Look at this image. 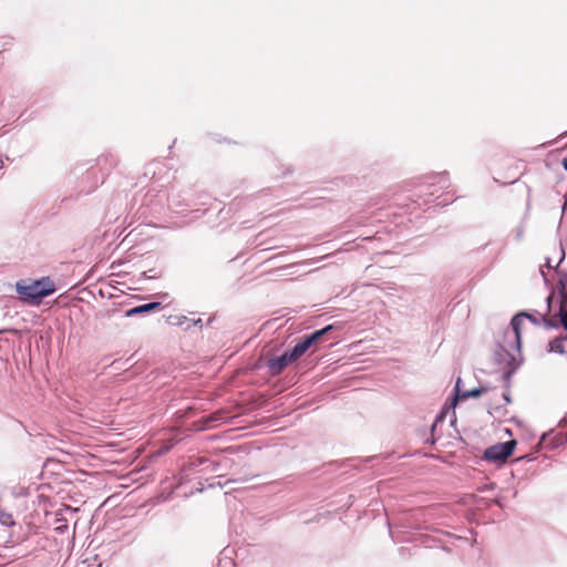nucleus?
Listing matches in <instances>:
<instances>
[{"mask_svg": "<svg viewBox=\"0 0 567 567\" xmlns=\"http://www.w3.org/2000/svg\"><path fill=\"white\" fill-rule=\"evenodd\" d=\"M292 357L289 355V351L285 352L278 358L269 360L268 367L272 374H279L287 365L295 362Z\"/></svg>", "mask_w": 567, "mask_h": 567, "instance_id": "20e7f679", "label": "nucleus"}, {"mask_svg": "<svg viewBox=\"0 0 567 567\" xmlns=\"http://www.w3.org/2000/svg\"><path fill=\"white\" fill-rule=\"evenodd\" d=\"M567 276L559 274L557 280L558 299L555 301V296L551 293L547 298L546 312L535 311L533 313L520 312L513 317L511 326L515 338V348L519 350L522 339V324L524 319H528L534 324L538 326L544 323L546 328L564 327L567 331Z\"/></svg>", "mask_w": 567, "mask_h": 567, "instance_id": "f257e3e1", "label": "nucleus"}, {"mask_svg": "<svg viewBox=\"0 0 567 567\" xmlns=\"http://www.w3.org/2000/svg\"><path fill=\"white\" fill-rule=\"evenodd\" d=\"M221 419V413H214L212 416H209L208 419L205 420V423L208 425L209 422L212 421H217V420H220Z\"/></svg>", "mask_w": 567, "mask_h": 567, "instance_id": "9d476101", "label": "nucleus"}, {"mask_svg": "<svg viewBox=\"0 0 567 567\" xmlns=\"http://www.w3.org/2000/svg\"><path fill=\"white\" fill-rule=\"evenodd\" d=\"M561 165H563L564 169L567 171V157L563 158ZM566 208H567V200L564 204V209H566Z\"/></svg>", "mask_w": 567, "mask_h": 567, "instance_id": "9b49d317", "label": "nucleus"}, {"mask_svg": "<svg viewBox=\"0 0 567 567\" xmlns=\"http://www.w3.org/2000/svg\"><path fill=\"white\" fill-rule=\"evenodd\" d=\"M16 289L22 301L39 305L44 297L55 291V285L50 277H43L38 280H20Z\"/></svg>", "mask_w": 567, "mask_h": 567, "instance_id": "f03ea898", "label": "nucleus"}, {"mask_svg": "<svg viewBox=\"0 0 567 567\" xmlns=\"http://www.w3.org/2000/svg\"><path fill=\"white\" fill-rule=\"evenodd\" d=\"M161 307H162L161 302H150V303L141 305V306H137V307L126 310L125 316L133 317L136 315L147 313V312H151L154 310H158V309H161Z\"/></svg>", "mask_w": 567, "mask_h": 567, "instance_id": "39448f33", "label": "nucleus"}, {"mask_svg": "<svg viewBox=\"0 0 567 567\" xmlns=\"http://www.w3.org/2000/svg\"><path fill=\"white\" fill-rule=\"evenodd\" d=\"M309 348H311L308 340L305 338L302 341L297 343L292 350L289 351V355L292 357V360L299 359Z\"/></svg>", "mask_w": 567, "mask_h": 567, "instance_id": "0eeeda50", "label": "nucleus"}, {"mask_svg": "<svg viewBox=\"0 0 567 567\" xmlns=\"http://www.w3.org/2000/svg\"><path fill=\"white\" fill-rule=\"evenodd\" d=\"M332 329H333L332 324L327 326L323 329L317 330L313 333H311L310 336H307L306 339L312 347V346L317 344L323 338V336H326Z\"/></svg>", "mask_w": 567, "mask_h": 567, "instance_id": "6e6552de", "label": "nucleus"}, {"mask_svg": "<svg viewBox=\"0 0 567 567\" xmlns=\"http://www.w3.org/2000/svg\"><path fill=\"white\" fill-rule=\"evenodd\" d=\"M456 391L462 399H468V398H478L480 395H482L483 393L486 392V389L483 386H480V388H475L470 391L461 392L460 391V379H458L456 382Z\"/></svg>", "mask_w": 567, "mask_h": 567, "instance_id": "1a4fd4ad", "label": "nucleus"}, {"mask_svg": "<svg viewBox=\"0 0 567 567\" xmlns=\"http://www.w3.org/2000/svg\"><path fill=\"white\" fill-rule=\"evenodd\" d=\"M83 567H94V566H93V564H86V565H85V566H83ZM95 567H105V566H103V564H102V563H97V564L95 565Z\"/></svg>", "mask_w": 567, "mask_h": 567, "instance_id": "f8f14e48", "label": "nucleus"}, {"mask_svg": "<svg viewBox=\"0 0 567 567\" xmlns=\"http://www.w3.org/2000/svg\"><path fill=\"white\" fill-rule=\"evenodd\" d=\"M549 351L556 353H566L567 352V337H557L549 342Z\"/></svg>", "mask_w": 567, "mask_h": 567, "instance_id": "423d86ee", "label": "nucleus"}, {"mask_svg": "<svg viewBox=\"0 0 567 567\" xmlns=\"http://www.w3.org/2000/svg\"><path fill=\"white\" fill-rule=\"evenodd\" d=\"M516 444L515 440L494 444L485 450L484 458L491 462L504 463L513 454Z\"/></svg>", "mask_w": 567, "mask_h": 567, "instance_id": "7ed1b4c3", "label": "nucleus"}]
</instances>
